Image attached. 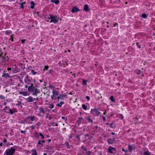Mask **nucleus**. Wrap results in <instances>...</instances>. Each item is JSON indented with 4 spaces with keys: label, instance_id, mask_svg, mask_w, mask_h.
<instances>
[{
    "label": "nucleus",
    "instance_id": "f257e3e1",
    "mask_svg": "<svg viewBox=\"0 0 155 155\" xmlns=\"http://www.w3.org/2000/svg\"><path fill=\"white\" fill-rule=\"evenodd\" d=\"M28 91L30 93H32V94L35 96H37L38 94L40 93L39 90L36 88L32 83L28 87Z\"/></svg>",
    "mask_w": 155,
    "mask_h": 155
},
{
    "label": "nucleus",
    "instance_id": "f03ea898",
    "mask_svg": "<svg viewBox=\"0 0 155 155\" xmlns=\"http://www.w3.org/2000/svg\"><path fill=\"white\" fill-rule=\"evenodd\" d=\"M50 17L49 18V19H50V18L51 20L50 22H52L54 23H56L58 22V20L57 18V17L56 16H53L51 15H50Z\"/></svg>",
    "mask_w": 155,
    "mask_h": 155
},
{
    "label": "nucleus",
    "instance_id": "7ed1b4c3",
    "mask_svg": "<svg viewBox=\"0 0 155 155\" xmlns=\"http://www.w3.org/2000/svg\"><path fill=\"white\" fill-rule=\"evenodd\" d=\"M15 149L14 148L7 149L5 151L6 154L7 155H12L15 153Z\"/></svg>",
    "mask_w": 155,
    "mask_h": 155
},
{
    "label": "nucleus",
    "instance_id": "20e7f679",
    "mask_svg": "<svg viewBox=\"0 0 155 155\" xmlns=\"http://www.w3.org/2000/svg\"><path fill=\"white\" fill-rule=\"evenodd\" d=\"M91 113L94 116H97L100 114V112L98 110L97 108L94 109H91Z\"/></svg>",
    "mask_w": 155,
    "mask_h": 155
},
{
    "label": "nucleus",
    "instance_id": "39448f33",
    "mask_svg": "<svg viewBox=\"0 0 155 155\" xmlns=\"http://www.w3.org/2000/svg\"><path fill=\"white\" fill-rule=\"evenodd\" d=\"M25 100L28 102H31L33 101L36 99V98H34L31 96H29L28 98H25Z\"/></svg>",
    "mask_w": 155,
    "mask_h": 155
},
{
    "label": "nucleus",
    "instance_id": "423d86ee",
    "mask_svg": "<svg viewBox=\"0 0 155 155\" xmlns=\"http://www.w3.org/2000/svg\"><path fill=\"white\" fill-rule=\"evenodd\" d=\"M39 113L41 116H43L45 114V111L44 108L42 107H40L39 108Z\"/></svg>",
    "mask_w": 155,
    "mask_h": 155
},
{
    "label": "nucleus",
    "instance_id": "0eeeda50",
    "mask_svg": "<svg viewBox=\"0 0 155 155\" xmlns=\"http://www.w3.org/2000/svg\"><path fill=\"white\" fill-rule=\"evenodd\" d=\"M108 152L111 154H114V153L113 151L114 150V151H116V149L114 147H112L111 146H110L108 148Z\"/></svg>",
    "mask_w": 155,
    "mask_h": 155
},
{
    "label": "nucleus",
    "instance_id": "6e6552de",
    "mask_svg": "<svg viewBox=\"0 0 155 155\" xmlns=\"http://www.w3.org/2000/svg\"><path fill=\"white\" fill-rule=\"evenodd\" d=\"M128 148L129 152H131L132 150L135 149V145L133 144L129 145L128 146Z\"/></svg>",
    "mask_w": 155,
    "mask_h": 155
},
{
    "label": "nucleus",
    "instance_id": "1a4fd4ad",
    "mask_svg": "<svg viewBox=\"0 0 155 155\" xmlns=\"http://www.w3.org/2000/svg\"><path fill=\"white\" fill-rule=\"evenodd\" d=\"M24 82L27 84L31 85V81L30 80H29L28 76L26 77L24 79Z\"/></svg>",
    "mask_w": 155,
    "mask_h": 155
},
{
    "label": "nucleus",
    "instance_id": "9d476101",
    "mask_svg": "<svg viewBox=\"0 0 155 155\" xmlns=\"http://www.w3.org/2000/svg\"><path fill=\"white\" fill-rule=\"evenodd\" d=\"M8 109V111H6V112L7 113H9L11 114H13L14 112L13 111L12 109H11L9 108L7 106H6L5 107V111H6V110H7V109Z\"/></svg>",
    "mask_w": 155,
    "mask_h": 155
},
{
    "label": "nucleus",
    "instance_id": "9b49d317",
    "mask_svg": "<svg viewBox=\"0 0 155 155\" xmlns=\"http://www.w3.org/2000/svg\"><path fill=\"white\" fill-rule=\"evenodd\" d=\"M19 93L20 94H22L24 96H29V93L26 91L23 92L19 91Z\"/></svg>",
    "mask_w": 155,
    "mask_h": 155
},
{
    "label": "nucleus",
    "instance_id": "f8f14e48",
    "mask_svg": "<svg viewBox=\"0 0 155 155\" xmlns=\"http://www.w3.org/2000/svg\"><path fill=\"white\" fill-rule=\"evenodd\" d=\"M115 138H108L107 140V141L109 144H112L115 141Z\"/></svg>",
    "mask_w": 155,
    "mask_h": 155
},
{
    "label": "nucleus",
    "instance_id": "ddd939ff",
    "mask_svg": "<svg viewBox=\"0 0 155 155\" xmlns=\"http://www.w3.org/2000/svg\"><path fill=\"white\" fill-rule=\"evenodd\" d=\"M27 119L30 121H33L35 119V117L34 116H28L27 117Z\"/></svg>",
    "mask_w": 155,
    "mask_h": 155
},
{
    "label": "nucleus",
    "instance_id": "4468645a",
    "mask_svg": "<svg viewBox=\"0 0 155 155\" xmlns=\"http://www.w3.org/2000/svg\"><path fill=\"white\" fill-rule=\"evenodd\" d=\"M79 10V9L77 7H74L72 10L71 12L73 13L76 12H78Z\"/></svg>",
    "mask_w": 155,
    "mask_h": 155
},
{
    "label": "nucleus",
    "instance_id": "2eb2a0df",
    "mask_svg": "<svg viewBox=\"0 0 155 155\" xmlns=\"http://www.w3.org/2000/svg\"><path fill=\"white\" fill-rule=\"evenodd\" d=\"M66 95L65 94H60L59 96L58 97V99H60L61 100H63L65 97L66 96Z\"/></svg>",
    "mask_w": 155,
    "mask_h": 155
},
{
    "label": "nucleus",
    "instance_id": "dca6fc26",
    "mask_svg": "<svg viewBox=\"0 0 155 155\" xmlns=\"http://www.w3.org/2000/svg\"><path fill=\"white\" fill-rule=\"evenodd\" d=\"M2 61L4 62H5L7 61L8 59V56H5L4 55L3 56H2Z\"/></svg>",
    "mask_w": 155,
    "mask_h": 155
},
{
    "label": "nucleus",
    "instance_id": "f3484780",
    "mask_svg": "<svg viewBox=\"0 0 155 155\" xmlns=\"http://www.w3.org/2000/svg\"><path fill=\"white\" fill-rule=\"evenodd\" d=\"M86 119L89 122H90L91 123H93V120H92L91 118H90L89 117H86Z\"/></svg>",
    "mask_w": 155,
    "mask_h": 155
},
{
    "label": "nucleus",
    "instance_id": "a211bd4d",
    "mask_svg": "<svg viewBox=\"0 0 155 155\" xmlns=\"http://www.w3.org/2000/svg\"><path fill=\"white\" fill-rule=\"evenodd\" d=\"M45 142V141L44 140H39L38 143V145H41L42 146V143H44Z\"/></svg>",
    "mask_w": 155,
    "mask_h": 155
},
{
    "label": "nucleus",
    "instance_id": "6ab92c4d",
    "mask_svg": "<svg viewBox=\"0 0 155 155\" xmlns=\"http://www.w3.org/2000/svg\"><path fill=\"white\" fill-rule=\"evenodd\" d=\"M34 136L36 138H38L39 137V135L37 132H35L33 134Z\"/></svg>",
    "mask_w": 155,
    "mask_h": 155
},
{
    "label": "nucleus",
    "instance_id": "aec40b11",
    "mask_svg": "<svg viewBox=\"0 0 155 155\" xmlns=\"http://www.w3.org/2000/svg\"><path fill=\"white\" fill-rule=\"evenodd\" d=\"M88 8V5L86 4L84 6V10H85V11H89V9Z\"/></svg>",
    "mask_w": 155,
    "mask_h": 155
},
{
    "label": "nucleus",
    "instance_id": "412c9836",
    "mask_svg": "<svg viewBox=\"0 0 155 155\" xmlns=\"http://www.w3.org/2000/svg\"><path fill=\"white\" fill-rule=\"evenodd\" d=\"M110 127L112 128H115V127L114 125V123L113 122H112L110 124Z\"/></svg>",
    "mask_w": 155,
    "mask_h": 155
},
{
    "label": "nucleus",
    "instance_id": "4be33fe9",
    "mask_svg": "<svg viewBox=\"0 0 155 155\" xmlns=\"http://www.w3.org/2000/svg\"><path fill=\"white\" fill-rule=\"evenodd\" d=\"M52 93L53 95L56 96L58 95V92L57 91L54 90L52 91Z\"/></svg>",
    "mask_w": 155,
    "mask_h": 155
},
{
    "label": "nucleus",
    "instance_id": "5701e85b",
    "mask_svg": "<svg viewBox=\"0 0 155 155\" xmlns=\"http://www.w3.org/2000/svg\"><path fill=\"white\" fill-rule=\"evenodd\" d=\"M78 119L79 123H81L84 121V119L82 117H78Z\"/></svg>",
    "mask_w": 155,
    "mask_h": 155
},
{
    "label": "nucleus",
    "instance_id": "b1692460",
    "mask_svg": "<svg viewBox=\"0 0 155 155\" xmlns=\"http://www.w3.org/2000/svg\"><path fill=\"white\" fill-rule=\"evenodd\" d=\"M3 77L9 78L10 76L9 74L8 73H3V75H2Z\"/></svg>",
    "mask_w": 155,
    "mask_h": 155
},
{
    "label": "nucleus",
    "instance_id": "393cba45",
    "mask_svg": "<svg viewBox=\"0 0 155 155\" xmlns=\"http://www.w3.org/2000/svg\"><path fill=\"white\" fill-rule=\"evenodd\" d=\"M64 102L63 101H61L59 104H57L56 105L57 106H58L59 107H61L62 106V105L64 104Z\"/></svg>",
    "mask_w": 155,
    "mask_h": 155
},
{
    "label": "nucleus",
    "instance_id": "a878e982",
    "mask_svg": "<svg viewBox=\"0 0 155 155\" xmlns=\"http://www.w3.org/2000/svg\"><path fill=\"white\" fill-rule=\"evenodd\" d=\"M51 2H54L56 4H57V5L59 3V2L58 0H51Z\"/></svg>",
    "mask_w": 155,
    "mask_h": 155
},
{
    "label": "nucleus",
    "instance_id": "bb28decb",
    "mask_svg": "<svg viewBox=\"0 0 155 155\" xmlns=\"http://www.w3.org/2000/svg\"><path fill=\"white\" fill-rule=\"evenodd\" d=\"M65 145L66 146V147L67 148H70V145L68 143V142H66L65 143Z\"/></svg>",
    "mask_w": 155,
    "mask_h": 155
},
{
    "label": "nucleus",
    "instance_id": "cd10ccee",
    "mask_svg": "<svg viewBox=\"0 0 155 155\" xmlns=\"http://www.w3.org/2000/svg\"><path fill=\"white\" fill-rule=\"evenodd\" d=\"M32 151H33V152L32 153L31 155H37V153L35 149L32 150Z\"/></svg>",
    "mask_w": 155,
    "mask_h": 155
},
{
    "label": "nucleus",
    "instance_id": "c85d7f7f",
    "mask_svg": "<svg viewBox=\"0 0 155 155\" xmlns=\"http://www.w3.org/2000/svg\"><path fill=\"white\" fill-rule=\"evenodd\" d=\"M82 107L85 110H86L87 109V106L85 104H82Z\"/></svg>",
    "mask_w": 155,
    "mask_h": 155
},
{
    "label": "nucleus",
    "instance_id": "c756f323",
    "mask_svg": "<svg viewBox=\"0 0 155 155\" xmlns=\"http://www.w3.org/2000/svg\"><path fill=\"white\" fill-rule=\"evenodd\" d=\"M51 125H52L53 126H58V124H57L56 123H55L54 122H52L51 123Z\"/></svg>",
    "mask_w": 155,
    "mask_h": 155
},
{
    "label": "nucleus",
    "instance_id": "7c9ffc66",
    "mask_svg": "<svg viewBox=\"0 0 155 155\" xmlns=\"http://www.w3.org/2000/svg\"><path fill=\"white\" fill-rule=\"evenodd\" d=\"M143 155H150V153L149 151L145 152L143 153Z\"/></svg>",
    "mask_w": 155,
    "mask_h": 155
},
{
    "label": "nucleus",
    "instance_id": "2f4dec72",
    "mask_svg": "<svg viewBox=\"0 0 155 155\" xmlns=\"http://www.w3.org/2000/svg\"><path fill=\"white\" fill-rule=\"evenodd\" d=\"M110 99L113 102H115V101L114 99V97L113 96H111L110 97Z\"/></svg>",
    "mask_w": 155,
    "mask_h": 155
},
{
    "label": "nucleus",
    "instance_id": "473e14b6",
    "mask_svg": "<svg viewBox=\"0 0 155 155\" xmlns=\"http://www.w3.org/2000/svg\"><path fill=\"white\" fill-rule=\"evenodd\" d=\"M39 135L41 137V138L42 139H44L45 138L44 136L41 133H39Z\"/></svg>",
    "mask_w": 155,
    "mask_h": 155
},
{
    "label": "nucleus",
    "instance_id": "72a5a7b5",
    "mask_svg": "<svg viewBox=\"0 0 155 155\" xmlns=\"http://www.w3.org/2000/svg\"><path fill=\"white\" fill-rule=\"evenodd\" d=\"M51 98L53 100H55L56 99V97L55 96L53 95L51 97Z\"/></svg>",
    "mask_w": 155,
    "mask_h": 155
},
{
    "label": "nucleus",
    "instance_id": "f704fd0d",
    "mask_svg": "<svg viewBox=\"0 0 155 155\" xmlns=\"http://www.w3.org/2000/svg\"><path fill=\"white\" fill-rule=\"evenodd\" d=\"M54 107V105L53 104H51L49 105V107L51 109H52Z\"/></svg>",
    "mask_w": 155,
    "mask_h": 155
},
{
    "label": "nucleus",
    "instance_id": "c9c22d12",
    "mask_svg": "<svg viewBox=\"0 0 155 155\" xmlns=\"http://www.w3.org/2000/svg\"><path fill=\"white\" fill-rule=\"evenodd\" d=\"M83 85H86L87 84V81L85 80H83Z\"/></svg>",
    "mask_w": 155,
    "mask_h": 155
},
{
    "label": "nucleus",
    "instance_id": "e433bc0d",
    "mask_svg": "<svg viewBox=\"0 0 155 155\" xmlns=\"http://www.w3.org/2000/svg\"><path fill=\"white\" fill-rule=\"evenodd\" d=\"M142 16L143 18H146L147 16V15L146 14H143L142 15Z\"/></svg>",
    "mask_w": 155,
    "mask_h": 155
},
{
    "label": "nucleus",
    "instance_id": "4c0bfd02",
    "mask_svg": "<svg viewBox=\"0 0 155 155\" xmlns=\"http://www.w3.org/2000/svg\"><path fill=\"white\" fill-rule=\"evenodd\" d=\"M31 73L33 75H35L37 73L36 72H35V71L33 70H31Z\"/></svg>",
    "mask_w": 155,
    "mask_h": 155
},
{
    "label": "nucleus",
    "instance_id": "58836bf2",
    "mask_svg": "<svg viewBox=\"0 0 155 155\" xmlns=\"http://www.w3.org/2000/svg\"><path fill=\"white\" fill-rule=\"evenodd\" d=\"M81 148L82 149H83L85 151H87V149H86V148H85V147H84V146H82Z\"/></svg>",
    "mask_w": 155,
    "mask_h": 155
},
{
    "label": "nucleus",
    "instance_id": "ea45409f",
    "mask_svg": "<svg viewBox=\"0 0 155 155\" xmlns=\"http://www.w3.org/2000/svg\"><path fill=\"white\" fill-rule=\"evenodd\" d=\"M137 74H138L141 73V71L140 70H136Z\"/></svg>",
    "mask_w": 155,
    "mask_h": 155
},
{
    "label": "nucleus",
    "instance_id": "a19ab883",
    "mask_svg": "<svg viewBox=\"0 0 155 155\" xmlns=\"http://www.w3.org/2000/svg\"><path fill=\"white\" fill-rule=\"evenodd\" d=\"M11 33V31H5V34L6 35H8V34H10Z\"/></svg>",
    "mask_w": 155,
    "mask_h": 155
},
{
    "label": "nucleus",
    "instance_id": "79ce46f5",
    "mask_svg": "<svg viewBox=\"0 0 155 155\" xmlns=\"http://www.w3.org/2000/svg\"><path fill=\"white\" fill-rule=\"evenodd\" d=\"M0 98L2 99H4L5 98V97L2 95H0Z\"/></svg>",
    "mask_w": 155,
    "mask_h": 155
},
{
    "label": "nucleus",
    "instance_id": "37998d69",
    "mask_svg": "<svg viewBox=\"0 0 155 155\" xmlns=\"http://www.w3.org/2000/svg\"><path fill=\"white\" fill-rule=\"evenodd\" d=\"M91 152L90 151H87V155H90Z\"/></svg>",
    "mask_w": 155,
    "mask_h": 155
},
{
    "label": "nucleus",
    "instance_id": "c03bdc74",
    "mask_svg": "<svg viewBox=\"0 0 155 155\" xmlns=\"http://www.w3.org/2000/svg\"><path fill=\"white\" fill-rule=\"evenodd\" d=\"M76 138L78 140H80V135H77L76 136Z\"/></svg>",
    "mask_w": 155,
    "mask_h": 155
},
{
    "label": "nucleus",
    "instance_id": "a18cd8bd",
    "mask_svg": "<svg viewBox=\"0 0 155 155\" xmlns=\"http://www.w3.org/2000/svg\"><path fill=\"white\" fill-rule=\"evenodd\" d=\"M37 126H38V127H39L41 126V124L39 122H38L36 124Z\"/></svg>",
    "mask_w": 155,
    "mask_h": 155
},
{
    "label": "nucleus",
    "instance_id": "49530a36",
    "mask_svg": "<svg viewBox=\"0 0 155 155\" xmlns=\"http://www.w3.org/2000/svg\"><path fill=\"white\" fill-rule=\"evenodd\" d=\"M136 45L140 49L141 48L140 46L139 45L138 42L137 43Z\"/></svg>",
    "mask_w": 155,
    "mask_h": 155
},
{
    "label": "nucleus",
    "instance_id": "de8ad7c7",
    "mask_svg": "<svg viewBox=\"0 0 155 155\" xmlns=\"http://www.w3.org/2000/svg\"><path fill=\"white\" fill-rule=\"evenodd\" d=\"M86 98L88 100H89L90 99V97L89 96H86Z\"/></svg>",
    "mask_w": 155,
    "mask_h": 155
},
{
    "label": "nucleus",
    "instance_id": "09e8293b",
    "mask_svg": "<svg viewBox=\"0 0 155 155\" xmlns=\"http://www.w3.org/2000/svg\"><path fill=\"white\" fill-rule=\"evenodd\" d=\"M25 39H22L21 40V42L23 44L25 42Z\"/></svg>",
    "mask_w": 155,
    "mask_h": 155
},
{
    "label": "nucleus",
    "instance_id": "8fccbe9b",
    "mask_svg": "<svg viewBox=\"0 0 155 155\" xmlns=\"http://www.w3.org/2000/svg\"><path fill=\"white\" fill-rule=\"evenodd\" d=\"M44 68H45V69L46 70H48V66H45Z\"/></svg>",
    "mask_w": 155,
    "mask_h": 155
},
{
    "label": "nucleus",
    "instance_id": "3c124183",
    "mask_svg": "<svg viewBox=\"0 0 155 155\" xmlns=\"http://www.w3.org/2000/svg\"><path fill=\"white\" fill-rule=\"evenodd\" d=\"M25 3H26V2H23V3H18L19 4H20L21 5H22V4L23 5L24 4H25Z\"/></svg>",
    "mask_w": 155,
    "mask_h": 155
},
{
    "label": "nucleus",
    "instance_id": "603ef678",
    "mask_svg": "<svg viewBox=\"0 0 155 155\" xmlns=\"http://www.w3.org/2000/svg\"><path fill=\"white\" fill-rule=\"evenodd\" d=\"M31 4L32 5H34L35 4V3L33 1L31 2Z\"/></svg>",
    "mask_w": 155,
    "mask_h": 155
},
{
    "label": "nucleus",
    "instance_id": "864d4df0",
    "mask_svg": "<svg viewBox=\"0 0 155 155\" xmlns=\"http://www.w3.org/2000/svg\"><path fill=\"white\" fill-rule=\"evenodd\" d=\"M122 150L123 151H124V152H125V153H126L127 152V150H125L124 148L122 149Z\"/></svg>",
    "mask_w": 155,
    "mask_h": 155
},
{
    "label": "nucleus",
    "instance_id": "5fc2aeb1",
    "mask_svg": "<svg viewBox=\"0 0 155 155\" xmlns=\"http://www.w3.org/2000/svg\"><path fill=\"white\" fill-rule=\"evenodd\" d=\"M102 117L103 118V120L104 121H105L106 120V118L104 116H103Z\"/></svg>",
    "mask_w": 155,
    "mask_h": 155
},
{
    "label": "nucleus",
    "instance_id": "6e6d98bb",
    "mask_svg": "<svg viewBox=\"0 0 155 155\" xmlns=\"http://www.w3.org/2000/svg\"><path fill=\"white\" fill-rule=\"evenodd\" d=\"M7 140L6 139H4L3 140V142L4 143H6L7 142Z\"/></svg>",
    "mask_w": 155,
    "mask_h": 155
},
{
    "label": "nucleus",
    "instance_id": "4d7b16f0",
    "mask_svg": "<svg viewBox=\"0 0 155 155\" xmlns=\"http://www.w3.org/2000/svg\"><path fill=\"white\" fill-rule=\"evenodd\" d=\"M20 7L22 9H23L24 6L22 4V5H21L20 6Z\"/></svg>",
    "mask_w": 155,
    "mask_h": 155
},
{
    "label": "nucleus",
    "instance_id": "13d9d810",
    "mask_svg": "<svg viewBox=\"0 0 155 155\" xmlns=\"http://www.w3.org/2000/svg\"><path fill=\"white\" fill-rule=\"evenodd\" d=\"M49 87L50 88H54V87L53 86L50 85Z\"/></svg>",
    "mask_w": 155,
    "mask_h": 155
},
{
    "label": "nucleus",
    "instance_id": "bf43d9fd",
    "mask_svg": "<svg viewBox=\"0 0 155 155\" xmlns=\"http://www.w3.org/2000/svg\"><path fill=\"white\" fill-rule=\"evenodd\" d=\"M25 132H26V131L25 130H24V131L21 130V133H24V134L25 133Z\"/></svg>",
    "mask_w": 155,
    "mask_h": 155
},
{
    "label": "nucleus",
    "instance_id": "052dcab7",
    "mask_svg": "<svg viewBox=\"0 0 155 155\" xmlns=\"http://www.w3.org/2000/svg\"><path fill=\"white\" fill-rule=\"evenodd\" d=\"M25 86V87L26 88H28V84H25L24 85Z\"/></svg>",
    "mask_w": 155,
    "mask_h": 155
},
{
    "label": "nucleus",
    "instance_id": "680f3d73",
    "mask_svg": "<svg viewBox=\"0 0 155 155\" xmlns=\"http://www.w3.org/2000/svg\"><path fill=\"white\" fill-rule=\"evenodd\" d=\"M31 9H33V8H34V5H31Z\"/></svg>",
    "mask_w": 155,
    "mask_h": 155
},
{
    "label": "nucleus",
    "instance_id": "e2e57ef3",
    "mask_svg": "<svg viewBox=\"0 0 155 155\" xmlns=\"http://www.w3.org/2000/svg\"><path fill=\"white\" fill-rule=\"evenodd\" d=\"M31 129H34V127L33 126H31Z\"/></svg>",
    "mask_w": 155,
    "mask_h": 155
},
{
    "label": "nucleus",
    "instance_id": "0e129e2a",
    "mask_svg": "<svg viewBox=\"0 0 155 155\" xmlns=\"http://www.w3.org/2000/svg\"><path fill=\"white\" fill-rule=\"evenodd\" d=\"M11 70V68H7V70L8 71H9V70Z\"/></svg>",
    "mask_w": 155,
    "mask_h": 155
},
{
    "label": "nucleus",
    "instance_id": "69168bd1",
    "mask_svg": "<svg viewBox=\"0 0 155 155\" xmlns=\"http://www.w3.org/2000/svg\"><path fill=\"white\" fill-rule=\"evenodd\" d=\"M48 142H49H49H51V139H49L48 140Z\"/></svg>",
    "mask_w": 155,
    "mask_h": 155
},
{
    "label": "nucleus",
    "instance_id": "338daca9",
    "mask_svg": "<svg viewBox=\"0 0 155 155\" xmlns=\"http://www.w3.org/2000/svg\"><path fill=\"white\" fill-rule=\"evenodd\" d=\"M85 136L89 137V135L88 134H86L85 135Z\"/></svg>",
    "mask_w": 155,
    "mask_h": 155
},
{
    "label": "nucleus",
    "instance_id": "774afa93",
    "mask_svg": "<svg viewBox=\"0 0 155 155\" xmlns=\"http://www.w3.org/2000/svg\"><path fill=\"white\" fill-rule=\"evenodd\" d=\"M111 134L112 135H114L115 134V133H114V132H111Z\"/></svg>",
    "mask_w": 155,
    "mask_h": 155
}]
</instances>
